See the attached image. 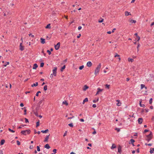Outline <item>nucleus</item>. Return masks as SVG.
<instances>
[{
    "label": "nucleus",
    "instance_id": "a18cd8bd",
    "mask_svg": "<svg viewBox=\"0 0 154 154\" xmlns=\"http://www.w3.org/2000/svg\"><path fill=\"white\" fill-rule=\"evenodd\" d=\"M41 93V92L40 91H38L36 93V96H38L39 93Z\"/></svg>",
    "mask_w": 154,
    "mask_h": 154
},
{
    "label": "nucleus",
    "instance_id": "f3484780",
    "mask_svg": "<svg viewBox=\"0 0 154 154\" xmlns=\"http://www.w3.org/2000/svg\"><path fill=\"white\" fill-rule=\"evenodd\" d=\"M38 82H36L35 83H34L32 85H31V86L32 87H34V86H38Z\"/></svg>",
    "mask_w": 154,
    "mask_h": 154
},
{
    "label": "nucleus",
    "instance_id": "4d7b16f0",
    "mask_svg": "<svg viewBox=\"0 0 154 154\" xmlns=\"http://www.w3.org/2000/svg\"><path fill=\"white\" fill-rule=\"evenodd\" d=\"M115 130H116L118 132H119L120 131V129L119 128H115Z\"/></svg>",
    "mask_w": 154,
    "mask_h": 154
},
{
    "label": "nucleus",
    "instance_id": "bb28decb",
    "mask_svg": "<svg viewBox=\"0 0 154 154\" xmlns=\"http://www.w3.org/2000/svg\"><path fill=\"white\" fill-rule=\"evenodd\" d=\"M101 63H99V64L98 65V66H97V68H96L97 69H98L100 70V69L101 68Z\"/></svg>",
    "mask_w": 154,
    "mask_h": 154
},
{
    "label": "nucleus",
    "instance_id": "4be33fe9",
    "mask_svg": "<svg viewBox=\"0 0 154 154\" xmlns=\"http://www.w3.org/2000/svg\"><path fill=\"white\" fill-rule=\"evenodd\" d=\"M150 149V150L149 151L150 153H153V151H154V148H151Z\"/></svg>",
    "mask_w": 154,
    "mask_h": 154
},
{
    "label": "nucleus",
    "instance_id": "c9c22d12",
    "mask_svg": "<svg viewBox=\"0 0 154 154\" xmlns=\"http://www.w3.org/2000/svg\"><path fill=\"white\" fill-rule=\"evenodd\" d=\"M130 22H131V23H136V21L135 20H131L130 21Z\"/></svg>",
    "mask_w": 154,
    "mask_h": 154
},
{
    "label": "nucleus",
    "instance_id": "cd10ccee",
    "mask_svg": "<svg viewBox=\"0 0 154 154\" xmlns=\"http://www.w3.org/2000/svg\"><path fill=\"white\" fill-rule=\"evenodd\" d=\"M101 63H99V64L98 65V66H97V68H96L97 69H98L100 70V69L101 68Z\"/></svg>",
    "mask_w": 154,
    "mask_h": 154
},
{
    "label": "nucleus",
    "instance_id": "c756f323",
    "mask_svg": "<svg viewBox=\"0 0 154 154\" xmlns=\"http://www.w3.org/2000/svg\"><path fill=\"white\" fill-rule=\"evenodd\" d=\"M140 39V37L139 36H137L135 38V41H138Z\"/></svg>",
    "mask_w": 154,
    "mask_h": 154
},
{
    "label": "nucleus",
    "instance_id": "1a4fd4ad",
    "mask_svg": "<svg viewBox=\"0 0 154 154\" xmlns=\"http://www.w3.org/2000/svg\"><path fill=\"white\" fill-rule=\"evenodd\" d=\"M40 40H41V43H42V44H44V43H45V39L43 38H40Z\"/></svg>",
    "mask_w": 154,
    "mask_h": 154
},
{
    "label": "nucleus",
    "instance_id": "a211bd4d",
    "mask_svg": "<svg viewBox=\"0 0 154 154\" xmlns=\"http://www.w3.org/2000/svg\"><path fill=\"white\" fill-rule=\"evenodd\" d=\"M122 148L120 146H119L118 147V152H119L120 153H121V152L122 151Z\"/></svg>",
    "mask_w": 154,
    "mask_h": 154
},
{
    "label": "nucleus",
    "instance_id": "9b49d317",
    "mask_svg": "<svg viewBox=\"0 0 154 154\" xmlns=\"http://www.w3.org/2000/svg\"><path fill=\"white\" fill-rule=\"evenodd\" d=\"M44 147L47 149H49L51 148V147L48 144H47Z\"/></svg>",
    "mask_w": 154,
    "mask_h": 154
},
{
    "label": "nucleus",
    "instance_id": "0eeeda50",
    "mask_svg": "<svg viewBox=\"0 0 154 154\" xmlns=\"http://www.w3.org/2000/svg\"><path fill=\"white\" fill-rule=\"evenodd\" d=\"M143 119L142 118H139L138 121L139 124H141L143 122Z\"/></svg>",
    "mask_w": 154,
    "mask_h": 154
},
{
    "label": "nucleus",
    "instance_id": "423d86ee",
    "mask_svg": "<svg viewBox=\"0 0 154 154\" xmlns=\"http://www.w3.org/2000/svg\"><path fill=\"white\" fill-rule=\"evenodd\" d=\"M92 65V63L91 61H88L87 63V66L88 67H91Z\"/></svg>",
    "mask_w": 154,
    "mask_h": 154
},
{
    "label": "nucleus",
    "instance_id": "f257e3e1",
    "mask_svg": "<svg viewBox=\"0 0 154 154\" xmlns=\"http://www.w3.org/2000/svg\"><path fill=\"white\" fill-rule=\"evenodd\" d=\"M57 69V67H55L54 68V69H53V74L54 76H56V75Z\"/></svg>",
    "mask_w": 154,
    "mask_h": 154
},
{
    "label": "nucleus",
    "instance_id": "5fc2aeb1",
    "mask_svg": "<svg viewBox=\"0 0 154 154\" xmlns=\"http://www.w3.org/2000/svg\"><path fill=\"white\" fill-rule=\"evenodd\" d=\"M26 126V125H21L18 127V128H19V129L21 128H22V127H23V126Z\"/></svg>",
    "mask_w": 154,
    "mask_h": 154
},
{
    "label": "nucleus",
    "instance_id": "e2e57ef3",
    "mask_svg": "<svg viewBox=\"0 0 154 154\" xmlns=\"http://www.w3.org/2000/svg\"><path fill=\"white\" fill-rule=\"evenodd\" d=\"M145 145H148L149 146H151L152 145V143H149V144H147V143H145Z\"/></svg>",
    "mask_w": 154,
    "mask_h": 154
},
{
    "label": "nucleus",
    "instance_id": "c03bdc74",
    "mask_svg": "<svg viewBox=\"0 0 154 154\" xmlns=\"http://www.w3.org/2000/svg\"><path fill=\"white\" fill-rule=\"evenodd\" d=\"M152 102V98H151L149 100V103L151 104Z\"/></svg>",
    "mask_w": 154,
    "mask_h": 154
},
{
    "label": "nucleus",
    "instance_id": "aec40b11",
    "mask_svg": "<svg viewBox=\"0 0 154 154\" xmlns=\"http://www.w3.org/2000/svg\"><path fill=\"white\" fill-rule=\"evenodd\" d=\"M26 130L22 131L21 132V134L25 135H26Z\"/></svg>",
    "mask_w": 154,
    "mask_h": 154
},
{
    "label": "nucleus",
    "instance_id": "4c0bfd02",
    "mask_svg": "<svg viewBox=\"0 0 154 154\" xmlns=\"http://www.w3.org/2000/svg\"><path fill=\"white\" fill-rule=\"evenodd\" d=\"M147 136H148V137H149V136H150L151 137H152V132L151 131H150V134L149 135H147Z\"/></svg>",
    "mask_w": 154,
    "mask_h": 154
},
{
    "label": "nucleus",
    "instance_id": "e433bc0d",
    "mask_svg": "<svg viewBox=\"0 0 154 154\" xmlns=\"http://www.w3.org/2000/svg\"><path fill=\"white\" fill-rule=\"evenodd\" d=\"M92 129L94 130V131L92 133V134H95L96 133V132L95 129L94 128H92Z\"/></svg>",
    "mask_w": 154,
    "mask_h": 154
},
{
    "label": "nucleus",
    "instance_id": "7c9ffc66",
    "mask_svg": "<svg viewBox=\"0 0 154 154\" xmlns=\"http://www.w3.org/2000/svg\"><path fill=\"white\" fill-rule=\"evenodd\" d=\"M128 60L129 62H132L134 61V59H133L131 58H128Z\"/></svg>",
    "mask_w": 154,
    "mask_h": 154
},
{
    "label": "nucleus",
    "instance_id": "6ab92c4d",
    "mask_svg": "<svg viewBox=\"0 0 154 154\" xmlns=\"http://www.w3.org/2000/svg\"><path fill=\"white\" fill-rule=\"evenodd\" d=\"M88 87L87 86V85H85L84 86V87L83 89V90L84 91H85L86 89H88Z\"/></svg>",
    "mask_w": 154,
    "mask_h": 154
},
{
    "label": "nucleus",
    "instance_id": "603ef678",
    "mask_svg": "<svg viewBox=\"0 0 154 154\" xmlns=\"http://www.w3.org/2000/svg\"><path fill=\"white\" fill-rule=\"evenodd\" d=\"M47 52L48 53L49 55H50L51 54V52L49 50H47Z\"/></svg>",
    "mask_w": 154,
    "mask_h": 154
},
{
    "label": "nucleus",
    "instance_id": "f8f14e48",
    "mask_svg": "<svg viewBox=\"0 0 154 154\" xmlns=\"http://www.w3.org/2000/svg\"><path fill=\"white\" fill-rule=\"evenodd\" d=\"M99 71L100 70L99 69L96 68L94 74L96 75H97Z\"/></svg>",
    "mask_w": 154,
    "mask_h": 154
},
{
    "label": "nucleus",
    "instance_id": "774afa93",
    "mask_svg": "<svg viewBox=\"0 0 154 154\" xmlns=\"http://www.w3.org/2000/svg\"><path fill=\"white\" fill-rule=\"evenodd\" d=\"M97 106H96V105L95 104H93V105H92V107H93V108H96V107Z\"/></svg>",
    "mask_w": 154,
    "mask_h": 154
},
{
    "label": "nucleus",
    "instance_id": "2eb2a0df",
    "mask_svg": "<svg viewBox=\"0 0 154 154\" xmlns=\"http://www.w3.org/2000/svg\"><path fill=\"white\" fill-rule=\"evenodd\" d=\"M48 131H49V130L48 129H47L45 130H42L41 131V132L43 133H46Z\"/></svg>",
    "mask_w": 154,
    "mask_h": 154
},
{
    "label": "nucleus",
    "instance_id": "8fccbe9b",
    "mask_svg": "<svg viewBox=\"0 0 154 154\" xmlns=\"http://www.w3.org/2000/svg\"><path fill=\"white\" fill-rule=\"evenodd\" d=\"M140 46V45L139 43L138 44L137 46V51L138 52L139 51V48Z\"/></svg>",
    "mask_w": 154,
    "mask_h": 154
},
{
    "label": "nucleus",
    "instance_id": "c85d7f7f",
    "mask_svg": "<svg viewBox=\"0 0 154 154\" xmlns=\"http://www.w3.org/2000/svg\"><path fill=\"white\" fill-rule=\"evenodd\" d=\"M63 104H65L66 106H67L68 104V103L66 100H65L63 102Z\"/></svg>",
    "mask_w": 154,
    "mask_h": 154
},
{
    "label": "nucleus",
    "instance_id": "5701e85b",
    "mask_svg": "<svg viewBox=\"0 0 154 154\" xmlns=\"http://www.w3.org/2000/svg\"><path fill=\"white\" fill-rule=\"evenodd\" d=\"M125 14L126 16H128L129 15H131L130 12H128L127 11H126L125 12Z\"/></svg>",
    "mask_w": 154,
    "mask_h": 154
},
{
    "label": "nucleus",
    "instance_id": "393cba45",
    "mask_svg": "<svg viewBox=\"0 0 154 154\" xmlns=\"http://www.w3.org/2000/svg\"><path fill=\"white\" fill-rule=\"evenodd\" d=\"M50 26L51 24H49L46 26L45 27V28L46 29H50L51 28Z\"/></svg>",
    "mask_w": 154,
    "mask_h": 154
},
{
    "label": "nucleus",
    "instance_id": "6e6552de",
    "mask_svg": "<svg viewBox=\"0 0 154 154\" xmlns=\"http://www.w3.org/2000/svg\"><path fill=\"white\" fill-rule=\"evenodd\" d=\"M50 135V134H49L48 135H47L46 136V137L45 138V140H44V142H48V139L49 138V137Z\"/></svg>",
    "mask_w": 154,
    "mask_h": 154
},
{
    "label": "nucleus",
    "instance_id": "ea45409f",
    "mask_svg": "<svg viewBox=\"0 0 154 154\" xmlns=\"http://www.w3.org/2000/svg\"><path fill=\"white\" fill-rule=\"evenodd\" d=\"M98 100H99V98H98L96 100H93V102H94V103H96L97 102H98Z\"/></svg>",
    "mask_w": 154,
    "mask_h": 154
},
{
    "label": "nucleus",
    "instance_id": "37998d69",
    "mask_svg": "<svg viewBox=\"0 0 154 154\" xmlns=\"http://www.w3.org/2000/svg\"><path fill=\"white\" fill-rule=\"evenodd\" d=\"M105 86L106 88H107L108 89H109V85L106 84Z\"/></svg>",
    "mask_w": 154,
    "mask_h": 154
},
{
    "label": "nucleus",
    "instance_id": "b1692460",
    "mask_svg": "<svg viewBox=\"0 0 154 154\" xmlns=\"http://www.w3.org/2000/svg\"><path fill=\"white\" fill-rule=\"evenodd\" d=\"M5 142V141L3 139L2 140H1V142H0V144L1 145H3L4 143Z\"/></svg>",
    "mask_w": 154,
    "mask_h": 154
},
{
    "label": "nucleus",
    "instance_id": "ddd939ff",
    "mask_svg": "<svg viewBox=\"0 0 154 154\" xmlns=\"http://www.w3.org/2000/svg\"><path fill=\"white\" fill-rule=\"evenodd\" d=\"M38 67V65L36 63H35L34 64L33 69H36V68Z\"/></svg>",
    "mask_w": 154,
    "mask_h": 154
},
{
    "label": "nucleus",
    "instance_id": "72a5a7b5",
    "mask_svg": "<svg viewBox=\"0 0 154 154\" xmlns=\"http://www.w3.org/2000/svg\"><path fill=\"white\" fill-rule=\"evenodd\" d=\"M47 89V85H45L44 87V90L46 91Z\"/></svg>",
    "mask_w": 154,
    "mask_h": 154
},
{
    "label": "nucleus",
    "instance_id": "f704fd0d",
    "mask_svg": "<svg viewBox=\"0 0 154 154\" xmlns=\"http://www.w3.org/2000/svg\"><path fill=\"white\" fill-rule=\"evenodd\" d=\"M8 131H10V132H12V133H14L15 132V131H14L13 130H12L11 129V128H9L8 129Z\"/></svg>",
    "mask_w": 154,
    "mask_h": 154
},
{
    "label": "nucleus",
    "instance_id": "49530a36",
    "mask_svg": "<svg viewBox=\"0 0 154 154\" xmlns=\"http://www.w3.org/2000/svg\"><path fill=\"white\" fill-rule=\"evenodd\" d=\"M26 132L28 134H29L30 133V130H29V129L28 130H26Z\"/></svg>",
    "mask_w": 154,
    "mask_h": 154
},
{
    "label": "nucleus",
    "instance_id": "20e7f679",
    "mask_svg": "<svg viewBox=\"0 0 154 154\" xmlns=\"http://www.w3.org/2000/svg\"><path fill=\"white\" fill-rule=\"evenodd\" d=\"M146 137L147 138L146 139V140H147L148 142L150 141L152 138V137L150 136L148 137L147 135L146 136Z\"/></svg>",
    "mask_w": 154,
    "mask_h": 154
},
{
    "label": "nucleus",
    "instance_id": "dca6fc26",
    "mask_svg": "<svg viewBox=\"0 0 154 154\" xmlns=\"http://www.w3.org/2000/svg\"><path fill=\"white\" fill-rule=\"evenodd\" d=\"M42 107L41 106H39L37 105V106L36 107V111L37 112L38 110H39V109H40L41 107Z\"/></svg>",
    "mask_w": 154,
    "mask_h": 154
},
{
    "label": "nucleus",
    "instance_id": "3c124183",
    "mask_svg": "<svg viewBox=\"0 0 154 154\" xmlns=\"http://www.w3.org/2000/svg\"><path fill=\"white\" fill-rule=\"evenodd\" d=\"M34 113L35 115L36 116H38V113H37V111L34 112Z\"/></svg>",
    "mask_w": 154,
    "mask_h": 154
},
{
    "label": "nucleus",
    "instance_id": "4468645a",
    "mask_svg": "<svg viewBox=\"0 0 154 154\" xmlns=\"http://www.w3.org/2000/svg\"><path fill=\"white\" fill-rule=\"evenodd\" d=\"M142 102V100H140V105L141 107H145V106L144 104H141V103Z\"/></svg>",
    "mask_w": 154,
    "mask_h": 154
},
{
    "label": "nucleus",
    "instance_id": "a19ab883",
    "mask_svg": "<svg viewBox=\"0 0 154 154\" xmlns=\"http://www.w3.org/2000/svg\"><path fill=\"white\" fill-rule=\"evenodd\" d=\"M84 68V65H82L79 67V69L80 70Z\"/></svg>",
    "mask_w": 154,
    "mask_h": 154
},
{
    "label": "nucleus",
    "instance_id": "f03ea898",
    "mask_svg": "<svg viewBox=\"0 0 154 154\" xmlns=\"http://www.w3.org/2000/svg\"><path fill=\"white\" fill-rule=\"evenodd\" d=\"M44 99H43L42 100H41L38 103V105L41 106L42 107L44 103Z\"/></svg>",
    "mask_w": 154,
    "mask_h": 154
},
{
    "label": "nucleus",
    "instance_id": "58836bf2",
    "mask_svg": "<svg viewBox=\"0 0 154 154\" xmlns=\"http://www.w3.org/2000/svg\"><path fill=\"white\" fill-rule=\"evenodd\" d=\"M68 125L71 127H73V124L72 123H70Z\"/></svg>",
    "mask_w": 154,
    "mask_h": 154
},
{
    "label": "nucleus",
    "instance_id": "6e6d98bb",
    "mask_svg": "<svg viewBox=\"0 0 154 154\" xmlns=\"http://www.w3.org/2000/svg\"><path fill=\"white\" fill-rule=\"evenodd\" d=\"M85 102H87L88 101V99L87 98H85V99L84 100Z\"/></svg>",
    "mask_w": 154,
    "mask_h": 154
},
{
    "label": "nucleus",
    "instance_id": "a878e982",
    "mask_svg": "<svg viewBox=\"0 0 154 154\" xmlns=\"http://www.w3.org/2000/svg\"><path fill=\"white\" fill-rule=\"evenodd\" d=\"M66 66L65 65H64L60 69V71L61 72H63V70L65 68Z\"/></svg>",
    "mask_w": 154,
    "mask_h": 154
},
{
    "label": "nucleus",
    "instance_id": "412c9836",
    "mask_svg": "<svg viewBox=\"0 0 154 154\" xmlns=\"http://www.w3.org/2000/svg\"><path fill=\"white\" fill-rule=\"evenodd\" d=\"M130 143H129V144H133V143H134V142H135V140L133 139H131L130 140Z\"/></svg>",
    "mask_w": 154,
    "mask_h": 154
},
{
    "label": "nucleus",
    "instance_id": "de8ad7c7",
    "mask_svg": "<svg viewBox=\"0 0 154 154\" xmlns=\"http://www.w3.org/2000/svg\"><path fill=\"white\" fill-rule=\"evenodd\" d=\"M37 151H38L39 152L40 151V147L38 146H37Z\"/></svg>",
    "mask_w": 154,
    "mask_h": 154
},
{
    "label": "nucleus",
    "instance_id": "338daca9",
    "mask_svg": "<svg viewBox=\"0 0 154 154\" xmlns=\"http://www.w3.org/2000/svg\"><path fill=\"white\" fill-rule=\"evenodd\" d=\"M29 36H31V37L32 38H34V35H32L31 33L29 34Z\"/></svg>",
    "mask_w": 154,
    "mask_h": 154
},
{
    "label": "nucleus",
    "instance_id": "680f3d73",
    "mask_svg": "<svg viewBox=\"0 0 154 154\" xmlns=\"http://www.w3.org/2000/svg\"><path fill=\"white\" fill-rule=\"evenodd\" d=\"M103 21V19H101V20H99L98 21V22L99 23H102V22Z\"/></svg>",
    "mask_w": 154,
    "mask_h": 154
},
{
    "label": "nucleus",
    "instance_id": "09e8293b",
    "mask_svg": "<svg viewBox=\"0 0 154 154\" xmlns=\"http://www.w3.org/2000/svg\"><path fill=\"white\" fill-rule=\"evenodd\" d=\"M145 85L143 84H141V89H143V88H144Z\"/></svg>",
    "mask_w": 154,
    "mask_h": 154
},
{
    "label": "nucleus",
    "instance_id": "13d9d810",
    "mask_svg": "<svg viewBox=\"0 0 154 154\" xmlns=\"http://www.w3.org/2000/svg\"><path fill=\"white\" fill-rule=\"evenodd\" d=\"M17 145H18L19 146L20 145V142L18 140H17Z\"/></svg>",
    "mask_w": 154,
    "mask_h": 154
},
{
    "label": "nucleus",
    "instance_id": "052dcab7",
    "mask_svg": "<svg viewBox=\"0 0 154 154\" xmlns=\"http://www.w3.org/2000/svg\"><path fill=\"white\" fill-rule=\"evenodd\" d=\"M29 148L30 149H32L33 148V145H30Z\"/></svg>",
    "mask_w": 154,
    "mask_h": 154
},
{
    "label": "nucleus",
    "instance_id": "0e129e2a",
    "mask_svg": "<svg viewBox=\"0 0 154 154\" xmlns=\"http://www.w3.org/2000/svg\"><path fill=\"white\" fill-rule=\"evenodd\" d=\"M56 151H57V149H54L53 150V152L54 153H56Z\"/></svg>",
    "mask_w": 154,
    "mask_h": 154
},
{
    "label": "nucleus",
    "instance_id": "bf43d9fd",
    "mask_svg": "<svg viewBox=\"0 0 154 154\" xmlns=\"http://www.w3.org/2000/svg\"><path fill=\"white\" fill-rule=\"evenodd\" d=\"M25 120L26 123H28L29 122L28 120L27 119H26V118H25Z\"/></svg>",
    "mask_w": 154,
    "mask_h": 154
},
{
    "label": "nucleus",
    "instance_id": "39448f33",
    "mask_svg": "<svg viewBox=\"0 0 154 154\" xmlns=\"http://www.w3.org/2000/svg\"><path fill=\"white\" fill-rule=\"evenodd\" d=\"M22 42L20 43V49L21 51H23L24 50V46H22Z\"/></svg>",
    "mask_w": 154,
    "mask_h": 154
},
{
    "label": "nucleus",
    "instance_id": "7ed1b4c3",
    "mask_svg": "<svg viewBox=\"0 0 154 154\" xmlns=\"http://www.w3.org/2000/svg\"><path fill=\"white\" fill-rule=\"evenodd\" d=\"M60 42H58L56 45H55L54 48L56 50H58L60 48Z\"/></svg>",
    "mask_w": 154,
    "mask_h": 154
},
{
    "label": "nucleus",
    "instance_id": "2f4dec72",
    "mask_svg": "<svg viewBox=\"0 0 154 154\" xmlns=\"http://www.w3.org/2000/svg\"><path fill=\"white\" fill-rule=\"evenodd\" d=\"M39 125V120H38V121L36 122V127H38Z\"/></svg>",
    "mask_w": 154,
    "mask_h": 154
},
{
    "label": "nucleus",
    "instance_id": "9d476101",
    "mask_svg": "<svg viewBox=\"0 0 154 154\" xmlns=\"http://www.w3.org/2000/svg\"><path fill=\"white\" fill-rule=\"evenodd\" d=\"M97 90L98 91L96 94V95L98 94L100 92H101L103 90L102 89H100V88H98Z\"/></svg>",
    "mask_w": 154,
    "mask_h": 154
},
{
    "label": "nucleus",
    "instance_id": "69168bd1",
    "mask_svg": "<svg viewBox=\"0 0 154 154\" xmlns=\"http://www.w3.org/2000/svg\"><path fill=\"white\" fill-rule=\"evenodd\" d=\"M149 131V130H148L145 129V130H144V131L143 133H146L148 132Z\"/></svg>",
    "mask_w": 154,
    "mask_h": 154
},
{
    "label": "nucleus",
    "instance_id": "864d4df0",
    "mask_svg": "<svg viewBox=\"0 0 154 154\" xmlns=\"http://www.w3.org/2000/svg\"><path fill=\"white\" fill-rule=\"evenodd\" d=\"M6 64L4 65V66L5 67L7 65H8L9 63V62H6Z\"/></svg>",
    "mask_w": 154,
    "mask_h": 154
},
{
    "label": "nucleus",
    "instance_id": "79ce46f5",
    "mask_svg": "<svg viewBox=\"0 0 154 154\" xmlns=\"http://www.w3.org/2000/svg\"><path fill=\"white\" fill-rule=\"evenodd\" d=\"M44 63H43V62L41 63L40 64V67H43L44 66Z\"/></svg>",
    "mask_w": 154,
    "mask_h": 154
},
{
    "label": "nucleus",
    "instance_id": "473e14b6",
    "mask_svg": "<svg viewBox=\"0 0 154 154\" xmlns=\"http://www.w3.org/2000/svg\"><path fill=\"white\" fill-rule=\"evenodd\" d=\"M116 147V146L115 144H112V145L111 147V149H113Z\"/></svg>",
    "mask_w": 154,
    "mask_h": 154
}]
</instances>
